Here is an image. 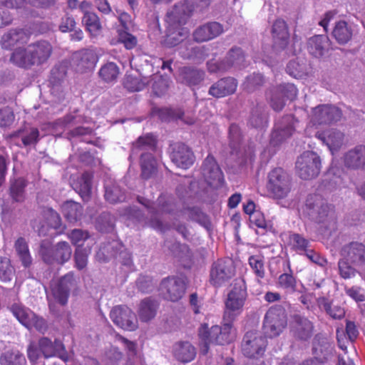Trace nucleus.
<instances>
[{
    "instance_id": "cd10ccee",
    "label": "nucleus",
    "mask_w": 365,
    "mask_h": 365,
    "mask_svg": "<svg viewBox=\"0 0 365 365\" xmlns=\"http://www.w3.org/2000/svg\"><path fill=\"white\" fill-rule=\"evenodd\" d=\"M316 137L326 144L331 153L340 149L344 143V133L334 129L317 133Z\"/></svg>"
},
{
    "instance_id": "13d9d810",
    "label": "nucleus",
    "mask_w": 365,
    "mask_h": 365,
    "mask_svg": "<svg viewBox=\"0 0 365 365\" xmlns=\"http://www.w3.org/2000/svg\"><path fill=\"white\" fill-rule=\"evenodd\" d=\"M250 123L255 128H262L267 123V113L263 107L257 106L252 111Z\"/></svg>"
},
{
    "instance_id": "c9c22d12",
    "label": "nucleus",
    "mask_w": 365,
    "mask_h": 365,
    "mask_svg": "<svg viewBox=\"0 0 365 365\" xmlns=\"http://www.w3.org/2000/svg\"><path fill=\"white\" fill-rule=\"evenodd\" d=\"M14 248L21 264L25 268L29 267L32 264L33 259L26 240L19 237L15 242Z\"/></svg>"
},
{
    "instance_id": "de8ad7c7",
    "label": "nucleus",
    "mask_w": 365,
    "mask_h": 365,
    "mask_svg": "<svg viewBox=\"0 0 365 365\" xmlns=\"http://www.w3.org/2000/svg\"><path fill=\"white\" fill-rule=\"evenodd\" d=\"M148 82V85H151L153 93L157 96L164 95L169 87L168 78L160 75H153Z\"/></svg>"
},
{
    "instance_id": "6ab92c4d",
    "label": "nucleus",
    "mask_w": 365,
    "mask_h": 365,
    "mask_svg": "<svg viewBox=\"0 0 365 365\" xmlns=\"http://www.w3.org/2000/svg\"><path fill=\"white\" fill-rule=\"evenodd\" d=\"M344 259L355 267L365 265V245L359 242H351L345 245L341 251Z\"/></svg>"
},
{
    "instance_id": "37998d69",
    "label": "nucleus",
    "mask_w": 365,
    "mask_h": 365,
    "mask_svg": "<svg viewBox=\"0 0 365 365\" xmlns=\"http://www.w3.org/2000/svg\"><path fill=\"white\" fill-rule=\"evenodd\" d=\"M82 22L91 36H96L101 33V24L98 16L95 13L85 12Z\"/></svg>"
},
{
    "instance_id": "393cba45",
    "label": "nucleus",
    "mask_w": 365,
    "mask_h": 365,
    "mask_svg": "<svg viewBox=\"0 0 365 365\" xmlns=\"http://www.w3.org/2000/svg\"><path fill=\"white\" fill-rule=\"evenodd\" d=\"M29 34L21 29H13L4 34L0 40L2 48L11 50L15 46L26 43L29 40Z\"/></svg>"
},
{
    "instance_id": "bf43d9fd",
    "label": "nucleus",
    "mask_w": 365,
    "mask_h": 365,
    "mask_svg": "<svg viewBox=\"0 0 365 365\" xmlns=\"http://www.w3.org/2000/svg\"><path fill=\"white\" fill-rule=\"evenodd\" d=\"M91 253V249L76 247L74 252L75 267L81 270L86 267L88 264V257Z\"/></svg>"
},
{
    "instance_id": "a211bd4d",
    "label": "nucleus",
    "mask_w": 365,
    "mask_h": 365,
    "mask_svg": "<svg viewBox=\"0 0 365 365\" xmlns=\"http://www.w3.org/2000/svg\"><path fill=\"white\" fill-rule=\"evenodd\" d=\"M185 289V282L180 277H168L160 283V290L164 297L172 302L180 299L184 295Z\"/></svg>"
},
{
    "instance_id": "72a5a7b5",
    "label": "nucleus",
    "mask_w": 365,
    "mask_h": 365,
    "mask_svg": "<svg viewBox=\"0 0 365 365\" xmlns=\"http://www.w3.org/2000/svg\"><path fill=\"white\" fill-rule=\"evenodd\" d=\"M174 355L178 361L187 363L194 359L196 351L189 342H180L174 347Z\"/></svg>"
},
{
    "instance_id": "f8f14e48",
    "label": "nucleus",
    "mask_w": 365,
    "mask_h": 365,
    "mask_svg": "<svg viewBox=\"0 0 365 365\" xmlns=\"http://www.w3.org/2000/svg\"><path fill=\"white\" fill-rule=\"evenodd\" d=\"M267 341L259 331H247L242 339V352L247 358H258L264 353Z\"/></svg>"
},
{
    "instance_id": "b1692460",
    "label": "nucleus",
    "mask_w": 365,
    "mask_h": 365,
    "mask_svg": "<svg viewBox=\"0 0 365 365\" xmlns=\"http://www.w3.org/2000/svg\"><path fill=\"white\" fill-rule=\"evenodd\" d=\"M170 158L178 167L183 169L190 168L195 161L193 153L183 143H176L173 145Z\"/></svg>"
},
{
    "instance_id": "e433bc0d",
    "label": "nucleus",
    "mask_w": 365,
    "mask_h": 365,
    "mask_svg": "<svg viewBox=\"0 0 365 365\" xmlns=\"http://www.w3.org/2000/svg\"><path fill=\"white\" fill-rule=\"evenodd\" d=\"M62 212L68 222H75L81 219L83 208L78 202L67 201L62 205Z\"/></svg>"
},
{
    "instance_id": "20e7f679",
    "label": "nucleus",
    "mask_w": 365,
    "mask_h": 365,
    "mask_svg": "<svg viewBox=\"0 0 365 365\" xmlns=\"http://www.w3.org/2000/svg\"><path fill=\"white\" fill-rule=\"evenodd\" d=\"M198 335L200 339V353L205 355L210 344L224 345L232 341V324L225 322L222 327L215 325L210 328L207 324H202L198 329Z\"/></svg>"
},
{
    "instance_id": "9d476101",
    "label": "nucleus",
    "mask_w": 365,
    "mask_h": 365,
    "mask_svg": "<svg viewBox=\"0 0 365 365\" xmlns=\"http://www.w3.org/2000/svg\"><path fill=\"white\" fill-rule=\"evenodd\" d=\"M263 325L269 337L279 336L287 325L285 309L281 306L269 308L264 316Z\"/></svg>"
},
{
    "instance_id": "2f4dec72",
    "label": "nucleus",
    "mask_w": 365,
    "mask_h": 365,
    "mask_svg": "<svg viewBox=\"0 0 365 365\" xmlns=\"http://www.w3.org/2000/svg\"><path fill=\"white\" fill-rule=\"evenodd\" d=\"M286 70L289 75L296 78H300L308 75L309 65L305 59L297 58L289 62Z\"/></svg>"
},
{
    "instance_id": "0e129e2a",
    "label": "nucleus",
    "mask_w": 365,
    "mask_h": 365,
    "mask_svg": "<svg viewBox=\"0 0 365 365\" xmlns=\"http://www.w3.org/2000/svg\"><path fill=\"white\" fill-rule=\"evenodd\" d=\"M339 273L344 279H349L356 275V269L353 265L345 259L339 260Z\"/></svg>"
},
{
    "instance_id": "ddd939ff",
    "label": "nucleus",
    "mask_w": 365,
    "mask_h": 365,
    "mask_svg": "<svg viewBox=\"0 0 365 365\" xmlns=\"http://www.w3.org/2000/svg\"><path fill=\"white\" fill-rule=\"evenodd\" d=\"M235 275V267L230 259H218L214 262L210 272V282L215 287L227 283Z\"/></svg>"
},
{
    "instance_id": "423d86ee",
    "label": "nucleus",
    "mask_w": 365,
    "mask_h": 365,
    "mask_svg": "<svg viewBox=\"0 0 365 365\" xmlns=\"http://www.w3.org/2000/svg\"><path fill=\"white\" fill-rule=\"evenodd\" d=\"M39 254L48 264L56 262L62 264L70 259L72 250L66 242H60L53 247L49 241L43 240L40 245Z\"/></svg>"
},
{
    "instance_id": "6e6d98bb",
    "label": "nucleus",
    "mask_w": 365,
    "mask_h": 365,
    "mask_svg": "<svg viewBox=\"0 0 365 365\" xmlns=\"http://www.w3.org/2000/svg\"><path fill=\"white\" fill-rule=\"evenodd\" d=\"M341 173L342 170L339 168L331 166L326 173L325 181H327L329 185L332 188L339 187L343 183Z\"/></svg>"
},
{
    "instance_id": "49530a36",
    "label": "nucleus",
    "mask_w": 365,
    "mask_h": 365,
    "mask_svg": "<svg viewBox=\"0 0 365 365\" xmlns=\"http://www.w3.org/2000/svg\"><path fill=\"white\" fill-rule=\"evenodd\" d=\"M277 285L279 288L289 294H292L297 290V281L291 273H283L278 277Z\"/></svg>"
},
{
    "instance_id": "4d7b16f0",
    "label": "nucleus",
    "mask_w": 365,
    "mask_h": 365,
    "mask_svg": "<svg viewBox=\"0 0 365 365\" xmlns=\"http://www.w3.org/2000/svg\"><path fill=\"white\" fill-rule=\"evenodd\" d=\"M248 262L256 276L259 279L264 278L265 274L264 257L259 255H252L249 257Z\"/></svg>"
},
{
    "instance_id": "5701e85b",
    "label": "nucleus",
    "mask_w": 365,
    "mask_h": 365,
    "mask_svg": "<svg viewBox=\"0 0 365 365\" xmlns=\"http://www.w3.org/2000/svg\"><path fill=\"white\" fill-rule=\"evenodd\" d=\"M224 32L223 26L217 22L212 21L197 27L193 32V40L197 43L206 42L212 40Z\"/></svg>"
},
{
    "instance_id": "680f3d73",
    "label": "nucleus",
    "mask_w": 365,
    "mask_h": 365,
    "mask_svg": "<svg viewBox=\"0 0 365 365\" xmlns=\"http://www.w3.org/2000/svg\"><path fill=\"white\" fill-rule=\"evenodd\" d=\"M89 235L88 232L79 229L73 230L68 234V238L71 240L72 244L77 247H82L84 242L88 240Z\"/></svg>"
},
{
    "instance_id": "2eb2a0df",
    "label": "nucleus",
    "mask_w": 365,
    "mask_h": 365,
    "mask_svg": "<svg viewBox=\"0 0 365 365\" xmlns=\"http://www.w3.org/2000/svg\"><path fill=\"white\" fill-rule=\"evenodd\" d=\"M297 94V89L294 84H282L269 91L268 97L271 107L276 111H280L284 106V98L293 100Z\"/></svg>"
},
{
    "instance_id": "052dcab7",
    "label": "nucleus",
    "mask_w": 365,
    "mask_h": 365,
    "mask_svg": "<svg viewBox=\"0 0 365 365\" xmlns=\"http://www.w3.org/2000/svg\"><path fill=\"white\" fill-rule=\"evenodd\" d=\"M264 83L263 76L260 73H252L248 76L243 83V86L248 92H252Z\"/></svg>"
},
{
    "instance_id": "69168bd1",
    "label": "nucleus",
    "mask_w": 365,
    "mask_h": 365,
    "mask_svg": "<svg viewBox=\"0 0 365 365\" xmlns=\"http://www.w3.org/2000/svg\"><path fill=\"white\" fill-rule=\"evenodd\" d=\"M66 74L67 72L65 66H55L51 71L50 81L53 85L61 83L65 79Z\"/></svg>"
},
{
    "instance_id": "0eeeda50",
    "label": "nucleus",
    "mask_w": 365,
    "mask_h": 365,
    "mask_svg": "<svg viewBox=\"0 0 365 365\" xmlns=\"http://www.w3.org/2000/svg\"><path fill=\"white\" fill-rule=\"evenodd\" d=\"M305 207L311 219L317 223L326 222L334 217L333 207L319 195H309L306 200Z\"/></svg>"
},
{
    "instance_id": "f03ea898",
    "label": "nucleus",
    "mask_w": 365,
    "mask_h": 365,
    "mask_svg": "<svg viewBox=\"0 0 365 365\" xmlns=\"http://www.w3.org/2000/svg\"><path fill=\"white\" fill-rule=\"evenodd\" d=\"M52 46L47 41H38L29 44L27 48H16L12 53L10 61L19 67L31 68L42 65L50 58Z\"/></svg>"
},
{
    "instance_id": "a18cd8bd",
    "label": "nucleus",
    "mask_w": 365,
    "mask_h": 365,
    "mask_svg": "<svg viewBox=\"0 0 365 365\" xmlns=\"http://www.w3.org/2000/svg\"><path fill=\"white\" fill-rule=\"evenodd\" d=\"M119 68L113 62H108L98 71L100 78L106 83L115 81L119 75Z\"/></svg>"
},
{
    "instance_id": "bb28decb",
    "label": "nucleus",
    "mask_w": 365,
    "mask_h": 365,
    "mask_svg": "<svg viewBox=\"0 0 365 365\" xmlns=\"http://www.w3.org/2000/svg\"><path fill=\"white\" fill-rule=\"evenodd\" d=\"M347 168L359 170L365 168V146L358 145L349 150L344 157Z\"/></svg>"
},
{
    "instance_id": "1a4fd4ad",
    "label": "nucleus",
    "mask_w": 365,
    "mask_h": 365,
    "mask_svg": "<svg viewBox=\"0 0 365 365\" xmlns=\"http://www.w3.org/2000/svg\"><path fill=\"white\" fill-rule=\"evenodd\" d=\"M291 188L290 177L283 169L275 168L269 173L267 189L274 198L287 197Z\"/></svg>"
},
{
    "instance_id": "e2e57ef3",
    "label": "nucleus",
    "mask_w": 365,
    "mask_h": 365,
    "mask_svg": "<svg viewBox=\"0 0 365 365\" xmlns=\"http://www.w3.org/2000/svg\"><path fill=\"white\" fill-rule=\"evenodd\" d=\"M14 114L9 107L0 109V127L6 128L12 125L14 121Z\"/></svg>"
},
{
    "instance_id": "4c0bfd02",
    "label": "nucleus",
    "mask_w": 365,
    "mask_h": 365,
    "mask_svg": "<svg viewBox=\"0 0 365 365\" xmlns=\"http://www.w3.org/2000/svg\"><path fill=\"white\" fill-rule=\"evenodd\" d=\"M92 178L93 175L91 173L86 172L82 174L76 185V191L85 201H88L91 196Z\"/></svg>"
},
{
    "instance_id": "ea45409f",
    "label": "nucleus",
    "mask_w": 365,
    "mask_h": 365,
    "mask_svg": "<svg viewBox=\"0 0 365 365\" xmlns=\"http://www.w3.org/2000/svg\"><path fill=\"white\" fill-rule=\"evenodd\" d=\"M105 198L111 204L125 201L126 196L123 190L116 183H107L105 186Z\"/></svg>"
},
{
    "instance_id": "58836bf2",
    "label": "nucleus",
    "mask_w": 365,
    "mask_h": 365,
    "mask_svg": "<svg viewBox=\"0 0 365 365\" xmlns=\"http://www.w3.org/2000/svg\"><path fill=\"white\" fill-rule=\"evenodd\" d=\"M204 73L201 71L185 67L180 73V80L182 83L190 86H195L200 83L203 79Z\"/></svg>"
},
{
    "instance_id": "603ef678",
    "label": "nucleus",
    "mask_w": 365,
    "mask_h": 365,
    "mask_svg": "<svg viewBox=\"0 0 365 365\" xmlns=\"http://www.w3.org/2000/svg\"><path fill=\"white\" fill-rule=\"evenodd\" d=\"M289 243L292 249L299 252H305L309 247V241L298 233H291L289 237Z\"/></svg>"
},
{
    "instance_id": "c03bdc74",
    "label": "nucleus",
    "mask_w": 365,
    "mask_h": 365,
    "mask_svg": "<svg viewBox=\"0 0 365 365\" xmlns=\"http://www.w3.org/2000/svg\"><path fill=\"white\" fill-rule=\"evenodd\" d=\"M25 364L24 356L18 350H8L0 356L1 365H24Z\"/></svg>"
},
{
    "instance_id": "09e8293b",
    "label": "nucleus",
    "mask_w": 365,
    "mask_h": 365,
    "mask_svg": "<svg viewBox=\"0 0 365 365\" xmlns=\"http://www.w3.org/2000/svg\"><path fill=\"white\" fill-rule=\"evenodd\" d=\"M245 56L242 50L239 47H233L230 50L225 60L228 69L232 66L241 68L244 66Z\"/></svg>"
},
{
    "instance_id": "79ce46f5",
    "label": "nucleus",
    "mask_w": 365,
    "mask_h": 365,
    "mask_svg": "<svg viewBox=\"0 0 365 365\" xmlns=\"http://www.w3.org/2000/svg\"><path fill=\"white\" fill-rule=\"evenodd\" d=\"M10 310L14 316L25 327L31 324L30 321L34 317V313L19 304H14L11 306Z\"/></svg>"
},
{
    "instance_id": "4be33fe9",
    "label": "nucleus",
    "mask_w": 365,
    "mask_h": 365,
    "mask_svg": "<svg viewBox=\"0 0 365 365\" xmlns=\"http://www.w3.org/2000/svg\"><path fill=\"white\" fill-rule=\"evenodd\" d=\"M39 350L45 358L58 356L64 361L68 360L65 346L61 341H51L47 337L41 338L38 342Z\"/></svg>"
},
{
    "instance_id": "4468645a",
    "label": "nucleus",
    "mask_w": 365,
    "mask_h": 365,
    "mask_svg": "<svg viewBox=\"0 0 365 365\" xmlns=\"http://www.w3.org/2000/svg\"><path fill=\"white\" fill-rule=\"evenodd\" d=\"M112 322L119 328L126 331H134L138 328V319L135 314L127 306L114 307L110 312Z\"/></svg>"
},
{
    "instance_id": "c85d7f7f",
    "label": "nucleus",
    "mask_w": 365,
    "mask_h": 365,
    "mask_svg": "<svg viewBox=\"0 0 365 365\" xmlns=\"http://www.w3.org/2000/svg\"><path fill=\"white\" fill-rule=\"evenodd\" d=\"M237 83L233 78H225L214 83L209 89V94L215 98H222L232 94L237 89Z\"/></svg>"
},
{
    "instance_id": "5fc2aeb1",
    "label": "nucleus",
    "mask_w": 365,
    "mask_h": 365,
    "mask_svg": "<svg viewBox=\"0 0 365 365\" xmlns=\"http://www.w3.org/2000/svg\"><path fill=\"white\" fill-rule=\"evenodd\" d=\"M148 78H139L132 76H128L124 80V86L132 92L140 91L148 85Z\"/></svg>"
},
{
    "instance_id": "473e14b6",
    "label": "nucleus",
    "mask_w": 365,
    "mask_h": 365,
    "mask_svg": "<svg viewBox=\"0 0 365 365\" xmlns=\"http://www.w3.org/2000/svg\"><path fill=\"white\" fill-rule=\"evenodd\" d=\"M352 26L344 21L337 22L333 29L332 35L340 44L349 42L353 36Z\"/></svg>"
},
{
    "instance_id": "c756f323",
    "label": "nucleus",
    "mask_w": 365,
    "mask_h": 365,
    "mask_svg": "<svg viewBox=\"0 0 365 365\" xmlns=\"http://www.w3.org/2000/svg\"><path fill=\"white\" fill-rule=\"evenodd\" d=\"M272 33L274 39V48L277 50L284 49L289 40L286 22L281 19L276 20L272 26Z\"/></svg>"
},
{
    "instance_id": "9b49d317",
    "label": "nucleus",
    "mask_w": 365,
    "mask_h": 365,
    "mask_svg": "<svg viewBox=\"0 0 365 365\" xmlns=\"http://www.w3.org/2000/svg\"><path fill=\"white\" fill-rule=\"evenodd\" d=\"M78 286V280L73 272H71L65 274L58 280L51 283V294L54 299L61 305H66L68 302L70 292L75 290Z\"/></svg>"
},
{
    "instance_id": "412c9836",
    "label": "nucleus",
    "mask_w": 365,
    "mask_h": 365,
    "mask_svg": "<svg viewBox=\"0 0 365 365\" xmlns=\"http://www.w3.org/2000/svg\"><path fill=\"white\" fill-rule=\"evenodd\" d=\"M294 130V118L292 115H286L279 121L271 135L270 143L276 146L289 138Z\"/></svg>"
},
{
    "instance_id": "f257e3e1",
    "label": "nucleus",
    "mask_w": 365,
    "mask_h": 365,
    "mask_svg": "<svg viewBox=\"0 0 365 365\" xmlns=\"http://www.w3.org/2000/svg\"><path fill=\"white\" fill-rule=\"evenodd\" d=\"M193 6L187 1L180 2L168 11L166 15L167 38L170 46H175L188 36V30L182 26L190 16Z\"/></svg>"
},
{
    "instance_id": "f3484780",
    "label": "nucleus",
    "mask_w": 365,
    "mask_h": 365,
    "mask_svg": "<svg viewBox=\"0 0 365 365\" xmlns=\"http://www.w3.org/2000/svg\"><path fill=\"white\" fill-rule=\"evenodd\" d=\"M202 175L207 183L213 187L222 186L223 173L213 156L209 155L202 165Z\"/></svg>"
},
{
    "instance_id": "39448f33",
    "label": "nucleus",
    "mask_w": 365,
    "mask_h": 365,
    "mask_svg": "<svg viewBox=\"0 0 365 365\" xmlns=\"http://www.w3.org/2000/svg\"><path fill=\"white\" fill-rule=\"evenodd\" d=\"M247 296V287L244 279H236L225 301L223 317L225 322L232 324L235 319L242 313Z\"/></svg>"
},
{
    "instance_id": "a878e982",
    "label": "nucleus",
    "mask_w": 365,
    "mask_h": 365,
    "mask_svg": "<svg viewBox=\"0 0 365 365\" xmlns=\"http://www.w3.org/2000/svg\"><path fill=\"white\" fill-rule=\"evenodd\" d=\"M314 326L307 318L295 315L291 325V332L298 340L307 341L313 335Z\"/></svg>"
},
{
    "instance_id": "f704fd0d",
    "label": "nucleus",
    "mask_w": 365,
    "mask_h": 365,
    "mask_svg": "<svg viewBox=\"0 0 365 365\" xmlns=\"http://www.w3.org/2000/svg\"><path fill=\"white\" fill-rule=\"evenodd\" d=\"M319 307L323 309L329 316L334 319H341L345 316L344 308L334 305L327 297H322L317 299Z\"/></svg>"
},
{
    "instance_id": "338daca9",
    "label": "nucleus",
    "mask_w": 365,
    "mask_h": 365,
    "mask_svg": "<svg viewBox=\"0 0 365 365\" xmlns=\"http://www.w3.org/2000/svg\"><path fill=\"white\" fill-rule=\"evenodd\" d=\"M137 287L142 292H150L154 287L153 280L149 276H140L137 280Z\"/></svg>"
},
{
    "instance_id": "aec40b11",
    "label": "nucleus",
    "mask_w": 365,
    "mask_h": 365,
    "mask_svg": "<svg viewBox=\"0 0 365 365\" xmlns=\"http://www.w3.org/2000/svg\"><path fill=\"white\" fill-rule=\"evenodd\" d=\"M98 61L94 51L88 49L76 53L73 57V66L76 73H88L92 72Z\"/></svg>"
},
{
    "instance_id": "dca6fc26",
    "label": "nucleus",
    "mask_w": 365,
    "mask_h": 365,
    "mask_svg": "<svg viewBox=\"0 0 365 365\" xmlns=\"http://www.w3.org/2000/svg\"><path fill=\"white\" fill-rule=\"evenodd\" d=\"M339 108L331 105H319L312 108L310 121L314 125L330 124L337 122L341 118Z\"/></svg>"
},
{
    "instance_id": "a19ab883",
    "label": "nucleus",
    "mask_w": 365,
    "mask_h": 365,
    "mask_svg": "<svg viewBox=\"0 0 365 365\" xmlns=\"http://www.w3.org/2000/svg\"><path fill=\"white\" fill-rule=\"evenodd\" d=\"M332 344L325 338L318 339L314 342L313 353L320 360L327 359L333 352Z\"/></svg>"
},
{
    "instance_id": "7c9ffc66",
    "label": "nucleus",
    "mask_w": 365,
    "mask_h": 365,
    "mask_svg": "<svg viewBox=\"0 0 365 365\" xmlns=\"http://www.w3.org/2000/svg\"><path fill=\"white\" fill-rule=\"evenodd\" d=\"M329 40L327 36L317 35L309 38L307 43L308 52L316 58L322 57L328 50Z\"/></svg>"
},
{
    "instance_id": "8fccbe9b",
    "label": "nucleus",
    "mask_w": 365,
    "mask_h": 365,
    "mask_svg": "<svg viewBox=\"0 0 365 365\" xmlns=\"http://www.w3.org/2000/svg\"><path fill=\"white\" fill-rule=\"evenodd\" d=\"M156 304L150 299H145L140 305L138 315L141 321L148 322L155 316Z\"/></svg>"
},
{
    "instance_id": "774afa93",
    "label": "nucleus",
    "mask_w": 365,
    "mask_h": 365,
    "mask_svg": "<svg viewBox=\"0 0 365 365\" xmlns=\"http://www.w3.org/2000/svg\"><path fill=\"white\" fill-rule=\"evenodd\" d=\"M229 138L230 145L235 148L240 143L242 135L240 127L237 124H232L229 128Z\"/></svg>"
},
{
    "instance_id": "6e6552de",
    "label": "nucleus",
    "mask_w": 365,
    "mask_h": 365,
    "mask_svg": "<svg viewBox=\"0 0 365 365\" xmlns=\"http://www.w3.org/2000/svg\"><path fill=\"white\" fill-rule=\"evenodd\" d=\"M322 168L320 157L314 152L306 151L297 160L296 172L303 180H309L317 178Z\"/></svg>"
},
{
    "instance_id": "7ed1b4c3",
    "label": "nucleus",
    "mask_w": 365,
    "mask_h": 365,
    "mask_svg": "<svg viewBox=\"0 0 365 365\" xmlns=\"http://www.w3.org/2000/svg\"><path fill=\"white\" fill-rule=\"evenodd\" d=\"M156 144L155 138L150 133L138 137L132 144L130 158L140 156L141 176L144 179L150 178L156 172L157 160L153 156Z\"/></svg>"
},
{
    "instance_id": "3c124183",
    "label": "nucleus",
    "mask_w": 365,
    "mask_h": 365,
    "mask_svg": "<svg viewBox=\"0 0 365 365\" xmlns=\"http://www.w3.org/2000/svg\"><path fill=\"white\" fill-rule=\"evenodd\" d=\"M27 183L24 178H18L11 182L10 195L16 202H23L25 199V187Z\"/></svg>"
},
{
    "instance_id": "864d4df0",
    "label": "nucleus",
    "mask_w": 365,
    "mask_h": 365,
    "mask_svg": "<svg viewBox=\"0 0 365 365\" xmlns=\"http://www.w3.org/2000/svg\"><path fill=\"white\" fill-rule=\"evenodd\" d=\"M15 269L8 257H0V281L3 282H10L14 277Z\"/></svg>"
}]
</instances>
